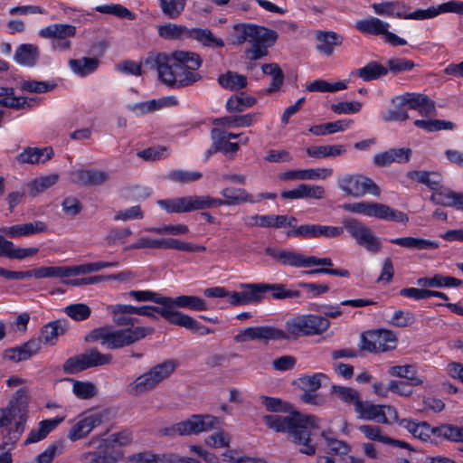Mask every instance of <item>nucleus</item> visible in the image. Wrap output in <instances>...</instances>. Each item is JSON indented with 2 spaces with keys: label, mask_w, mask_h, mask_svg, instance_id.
I'll use <instances>...</instances> for the list:
<instances>
[{
  "label": "nucleus",
  "mask_w": 463,
  "mask_h": 463,
  "mask_svg": "<svg viewBox=\"0 0 463 463\" xmlns=\"http://www.w3.org/2000/svg\"><path fill=\"white\" fill-rule=\"evenodd\" d=\"M146 63H152L160 80L170 87L190 86L202 79L196 72L202 60L195 52L176 51L171 55L159 53L152 60L147 59Z\"/></svg>",
  "instance_id": "obj_1"
},
{
  "label": "nucleus",
  "mask_w": 463,
  "mask_h": 463,
  "mask_svg": "<svg viewBox=\"0 0 463 463\" xmlns=\"http://www.w3.org/2000/svg\"><path fill=\"white\" fill-rule=\"evenodd\" d=\"M263 420L277 432H288L289 439L301 446V453L308 456L316 453V446L310 438L312 430L319 428V419L316 416L295 411L288 416L266 415Z\"/></svg>",
  "instance_id": "obj_2"
},
{
  "label": "nucleus",
  "mask_w": 463,
  "mask_h": 463,
  "mask_svg": "<svg viewBox=\"0 0 463 463\" xmlns=\"http://www.w3.org/2000/svg\"><path fill=\"white\" fill-rule=\"evenodd\" d=\"M177 364L175 360L169 359L152 366L147 372L137 376L128 384L127 392L135 397L153 391L158 384L171 376Z\"/></svg>",
  "instance_id": "obj_3"
},
{
  "label": "nucleus",
  "mask_w": 463,
  "mask_h": 463,
  "mask_svg": "<svg viewBox=\"0 0 463 463\" xmlns=\"http://www.w3.org/2000/svg\"><path fill=\"white\" fill-rule=\"evenodd\" d=\"M330 326V321L321 316L317 315H298L289 318L285 323L286 338L280 340H288L291 336H311L324 334Z\"/></svg>",
  "instance_id": "obj_4"
},
{
  "label": "nucleus",
  "mask_w": 463,
  "mask_h": 463,
  "mask_svg": "<svg viewBox=\"0 0 463 463\" xmlns=\"http://www.w3.org/2000/svg\"><path fill=\"white\" fill-rule=\"evenodd\" d=\"M158 205L169 213H184L221 206L219 198L209 195H188L159 200Z\"/></svg>",
  "instance_id": "obj_5"
},
{
  "label": "nucleus",
  "mask_w": 463,
  "mask_h": 463,
  "mask_svg": "<svg viewBox=\"0 0 463 463\" xmlns=\"http://www.w3.org/2000/svg\"><path fill=\"white\" fill-rule=\"evenodd\" d=\"M344 209L369 217L407 223L409 217L404 213L392 209L389 205L375 202H358L344 205Z\"/></svg>",
  "instance_id": "obj_6"
},
{
  "label": "nucleus",
  "mask_w": 463,
  "mask_h": 463,
  "mask_svg": "<svg viewBox=\"0 0 463 463\" xmlns=\"http://www.w3.org/2000/svg\"><path fill=\"white\" fill-rule=\"evenodd\" d=\"M113 357L110 354H102L96 348H91L81 354L66 360L63 370L67 373L81 372L90 367L110 364Z\"/></svg>",
  "instance_id": "obj_7"
},
{
  "label": "nucleus",
  "mask_w": 463,
  "mask_h": 463,
  "mask_svg": "<svg viewBox=\"0 0 463 463\" xmlns=\"http://www.w3.org/2000/svg\"><path fill=\"white\" fill-rule=\"evenodd\" d=\"M338 187L347 195L362 197L367 194H381V189L371 178L362 175H345L337 180Z\"/></svg>",
  "instance_id": "obj_8"
},
{
  "label": "nucleus",
  "mask_w": 463,
  "mask_h": 463,
  "mask_svg": "<svg viewBox=\"0 0 463 463\" xmlns=\"http://www.w3.org/2000/svg\"><path fill=\"white\" fill-rule=\"evenodd\" d=\"M249 36H250L252 46L247 50L246 53L250 60L256 61L268 55V49L276 43L278 33L267 27L253 24Z\"/></svg>",
  "instance_id": "obj_9"
},
{
  "label": "nucleus",
  "mask_w": 463,
  "mask_h": 463,
  "mask_svg": "<svg viewBox=\"0 0 463 463\" xmlns=\"http://www.w3.org/2000/svg\"><path fill=\"white\" fill-rule=\"evenodd\" d=\"M397 341L392 331L378 329L362 335L361 348L370 353H384L395 349Z\"/></svg>",
  "instance_id": "obj_10"
},
{
  "label": "nucleus",
  "mask_w": 463,
  "mask_h": 463,
  "mask_svg": "<svg viewBox=\"0 0 463 463\" xmlns=\"http://www.w3.org/2000/svg\"><path fill=\"white\" fill-rule=\"evenodd\" d=\"M287 335L283 329L271 326H250L241 330L234 335L233 340L236 343H246L248 341L260 340L265 344L269 341H278L280 338H286Z\"/></svg>",
  "instance_id": "obj_11"
},
{
  "label": "nucleus",
  "mask_w": 463,
  "mask_h": 463,
  "mask_svg": "<svg viewBox=\"0 0 463 463\" xmlns=\"http://www.w3.org/2000/svg\"><path fill=\"white\" fill-rule=\"evenodd\" d=\"M153 328L145 326L129 327L111 331L109 349L128 346L153 333Z\"/></svg>",
  "instance_id": "obj_12"
},
{
  "label": "nucleus",
  "mask_w": 463,
  "mask_h": 463,
  "mask_svg": "<svg viewBox=\"0 0 463 463\" xmlns=\"http://www.w3.org/2000/svg\"><path fill=\"white\" fill-rule=\"evenodd\" d=\"M372 8L377 14L394 16L403 19L423 20L422 9L409 12L410 7L403 2H383L373 4Z\"/></svg>",
  "instance_id": "obj_13"
},
{
  "label": "nucleus",
  "mask_w": 463,
  "mask_h": 463,
  "mask_svg": "<svg viewBox=\"0 0 463 463\" xmlns=\"http://www.w3.org/2000/svg\"><path fill=\"white\" fill-rule=\"evenodd\" d=\"M183 433L185 436L198 435L202 432H208L216 429L220 424V420L211 414H193L183 420Z\"/></svg>",
  "instance_id": "obj_14"
},
{
  "label": "nucleus",
  "mask_w": 463,
  "mask_h": 463,
  "mask_svg": "<svg viewBox=\"0 0 463 463\" xmlns=\"http://www.w3.org/2000/svg\"><path fill=\"white\" fill-rule=\"evenodd\" d=\"M265 253L281 265L292 268H308L309 255H305L297 250L267 247Z\"/></svg>",
  "instance_id": "obj_15"
},
{
  "label": "nucleus",
  "mask_w": 463,
  "mask_h": 463,
  "mask_svg": "<svg viewBox=\"0 0 463 463\" xmlns=\"http://www.w3.org/2000/svg\"><path fill=\"white\" fill-rule=\"evenodd\" d=\"M28 398L29 392L26 388L16 391L10 402V406L0 411V428L10 424L17 412H25Z\"/></svg>",
  "instance_id": "obj_16"
},
{
  "label": "nucleus",
  "mask_w": 463,
  "mask_h": 463,
  "mask_svg": "<svg viewBox=\"0 0 463 463\" xmlns=\"http://www.w3.org/2000/svg\"><path fill=\"white\" fill-rule=\"evenodd\" d=\"M102 420L103 415L100 412L85 415L70 429L69 439L76 441L85 438L94 428L101 424Z\"/></svg>",
  "instance_id": "obj_17"
},
{
  "label": "nucleus",
  "mask_w": 463,
  "mask_h": 463,
  "mask_svg": "<svg viewBox=\"0 0 463 463\" xmlns=\"http://www.w3.org/2000/svg\"><path fill=\"white\" fill-rule=\"evenodd\" d=\"M165 303H166L165 306L168 311L172 312L175 317H178L177 315H184L177 311L175 307H186L196 311L206 310L208 308L205 300L196 296L182 295L175 298L166 297Z\"/></svg>",
  "instance_id": "obj_18"
},
{
  "label": "nucleus",
  "mask_w": 463,
  "mask_h": 463,
  "mask_svg": "<svg viewBox=\"0 0 463 463\" xmlns=\"http://www.w3.org/2000/svg\"><path fill=\"white\" fill-rule=\"evenodd\" d=\"M41 342L40 338L30 339L20 346L6 349L4 357L14 363L28 360L40 351Z\"/></svg>",
  "instance_id": "obj_19"
},
{
  "label": "nucleus",
  "mask_w": 463,
  "mask_h": 463,
  "mask_svg": "<svg viewBox=\"0 0 463 463\" xmlns=\"http://www.w3.org/2000/svg\"><path fill=\"white\" fill-rule=\"evenodd\" d=\"M402 99L404 104H408L410 109L419 111L421 116H433L436 113L434 101L424 94L406 93Z\"/></svg>",
  "instance_id": "obj_20"
},
{
  "label": "nucleus",
  "mask_w": 463,
  "mask_h": 463,
  "mask_svg": "<svg viewBox=\"0 0 463 463\" xmlns=\"http://www.w3.org/2000/svg\"><path fill=\"white\" fill-rule=\"evenodd\" d=\"M48 229L45 222L42 221H34L28 223H21L10 227L0 229V232L10 238H19L33 234L42 233Z\"/></svg>",
  "instance_id": "obj_21"
},
{
  "label": "nucleus",
  "mask_w": 463,
  "mask_h": 463,
  "mask_svg": "<svg viewBox=\"0 0 463 463\" xmlns=\"http://www.w3.org/2000/svg\"><path fill=\"white\" fill-rule=\"evenodd\" d=\"M411 149L406 147L392 148L379 153L373 156V163L377 166H386L392 163H406L410 161Z\"/></svg>",
  "instance_id": "obj_22"
},
{
  "label": "nucleus",
  "mask_w": 463,
  "mask_h": 463,
  "mask_svg": "<svg viewBox=\"0 0 463 463\" xmlns=\"http://www.w3.org/2000/svg\"><path fill=\"white\" fill-rule=\"evenodd\" d=\"M53 149L51 146L43 148L27 146L16 156L21 164H43L53 156Z\"/></svg>",
  "instance_id": "obj_23"
},
{
  "label": "nucleus",
  "mask_w": 463,
  "mask_h": 463,
  "mask_svg": "<svg viewBox=\"0 0 463 463\" xmlns=\"http://www.w3.org/2000/svg\"><path fill=\"white\" fill-rule=\"evenodd\" d=\"M346 152V146L342 144L311 146L306 149L308 156L316 159L335 158Z\"/></svg>",
  "instance_id": "obj_24"
},
{
  "label": "nucleus",
  "mask_w": 463,
  "mask_h": 463,
  "mask_svg": "<svg viewBox=\"0 0 463 463\" xmlns=\"http://www.w3.org/2000/svg\"><path fill=\"white\" fill-rule=\"evenodd\" d=\"M107 309L112 315V321L118 326H133L137 321L132 317L134 306L117 304L108 306Z\"/></svg>",
  "instance_id": "obj_25"
},
{
  "label": "nucleus",
  "mask_w": 463,
  "mask_h": 463,
  "mask_svg": "<svg viewBox=\"0 0 463 463\" xmlns=\"http://www.w3.org/2000/svg\"><path fill=\"white\" fill-rule=\"evenodd\" d=\"M73 181L82 185H101L109 180V174L98 170H77L73 174Z\"/></svg>",
  "instance_id": "obj_26"
},
{
  "label": "nucleus",
  "mask_w": 463,
  "mask_h": 463,
  "mask_svg": "<svg viewBox=\"0 0 463 463\" xmlns=\"http://www.w3.org/2000/svg\"><path fill=\"white\" fill-rule=\"evenodd\" d=\"M76 33V28L71 24H55L43 28L39 35L45 39L66 40L73 37Z\"/></svg>",
  "instance_id": "obj_27"
},
{
  "label": "nucleus",
  "mask_w": 463,
  "mask_h": 463,
  "mask_svg": "<svg viewBox=\"0 0 463 463\" xmlns=\"http://www.w3.org/2000/svg\"><path fill=\"white\" fill-rule=\"evenodd\" d=\"M0 250L2 256H5L8 259L23 260L27 257L34 256L39 250L38 248L35 247H15L11 241H7L6 239L3 238V241L0 245Z\"/></svg>",
  "instance_id": "obj_28"
},
{
  "label": "nucleus",
  "mask_w": 463,
  "mask_h": 463,
  "mask_svg": "<svg viewBox=\"0 0 463 463\" xmlns=\"http://www.w3.org/2000/svg\"><path fill=\"white\" fill-rule=\"evenodd\" d=\"M319 43L317 46L318 52L330 56L334 52V46L341 45L343 37L335 32L318 31L316 34Z\"/></svg>",
  "instance_id": "obj_29"
},
{
  "label": "nucleus",
  "mask_w": 463,
  "mask_h": 463,
  "mask_svg": "<svg viewBox=\"0 0 463 463\" xmlns=\"http://www.w3.org/2000/svg\"><path fill=\"white\" fill-rule=\"evenodd\" d=\"M0 106L8 109H22L30 108L31 103L24 97H15L14 88L0 87Z\"/></svg>",
  "instance_id": "obj_30"
},
{
  "label": "nucleus",
  "mask_w": 463,
  "mask_h": 463,
  "mask_svg": "<svg viewBox=\"0 0 463 463\" xmlns=\"http://www.w3.org/2000/svg\"><path fill=\"white\" fill-rule=\"evenodd\" d=\"M63 418L44 420L39 422L36 429H33L25 440V444L38 442L47 437L61 421Z\"/></svg>",
  "instance_id": "obj_31"
},
{
  "label": "nucleus",
  "mask_w": 463,
  "mask_h": 463,
  "mask_svg": "<svg viewBox=\"0 0 463 463\" xmlns=\"http://www.w3.org/2000/svg\"><path fill=\"white\" fill-rule=\"evenodd\" d=\"M224 200L220 199L221 205H236L242 203H253V196L244 189L227 187L221 191Z\"/></svg>",
  "instance_id": "obj_32"
},
{
  "label": "nucleus",
  "mask_w": 463,
  "mask_h": 463,
  "mask_svg": "<svg viewBox=\"0 0 463 463\" xmlns=\"http://www.w3.org/2000/svg\"><path fill=\"white\" fill-rule=\"evenodd\" d=\"M40 57L39 48L30 43L21 44L15 51V61L25 66H34Z\"/></svg>",
  "instance_id": "obj_33"
},
{
  "label": "nucleus",
  "mask_w": 463,
  "mask_h": 463,
  "mask_svg": "<svg viewBox=\"0 0 463 463\" xmlns=\"http://www.w3.org/2000/svg\"><path fill=\"white\" fill-rule=\"evenodd\" d=\"M382 411L383 405L373 404L368 402H361V403H358V407L355 411L359 414L361 419L381 423L386 421L384 413H383Z\"/></svg>",
  "instance_id": "obj_34"
},
{
  "label": "nucleus",
  "mask_w": 463,
  "mask_h": 463,
  "mask_svg": "<svg viewBox=\"0 0 463 463\" xmlns=\"http://www.w3.org/2000/svg\"><path fill=\"white\" fill-rule=\"evenodd\" d=\"M355 28L363 33L384 35L389 28V24L383 22L379 18L371 17L357 21Z\"/></svg>",
  "instance_id": "obj_35"
},
{
  "label": "nucleus",
  "mask_w": 463,
  "mask_h": 463,
  "mask_svg": "<svg viewBox=\"0 0 463 463\" xmlns=\"http://www.w3.org/2000/svg\"><path fill=\"white\" fill-rule=\"evenodd\" d=\"M353 123L351 119H340L334 122H327L320 125H314L309 128V132L315 136H325L345 131Z\"/></svg>",
  "instance_id": "obj_36"
},
{
  "label": "nucleus",
  "mask_w": 463,
  "mask_h": 463,
  "mask_svg": "<svg viewBox=\"0 0 463 463\" xmlns=\"http://www.w3.org/2000/svg\"><path fill=\"white\" fill-rule=\"evenodd\" d=\"M390 241L401 247L414 250L437 249L439 246L438 241L414 237L392 239Z\"/></svg>",
  "instance_id": "obj_37"
},
{
  "label": "nucleus",
  "mask_w": 463,
  "mask_h": 463,
  "mask_svg": "<svg viewBox=\"0 0 463 463\" xmlns=\"http://www.w3.org/2000/svg\"><path fill=\"white\" fill-rule=\"evenodd\" d=\"M241 288L244 305L259 303L264 297V283H242Z\"/></svg>",
  "instance_id": "obj_38"
},
{
  "label": "nucleus",
  "mask_w": 463,
  "mask_h": 463,
  "mask_svg": "<svg viewBox=\"0 0 463 463\" xmlns=\"http://www.w3.org/2000/svg\"><path fill=\"white\" fill-rule=\"evenodd\" d=\"M188 38L196 40L207 47H223L224 42L217 38L209 29L193 28L188 32Z\"/></svg>",
  "instance_id": "obj_39"
},
{
  "label": "nucleus",
  "mask_w": 463,
  "mask_h": 463,
  "mask_svg": "<svg viewBox=\"0 0 463 463\" xmlns=\"http://www.w3.org/2000/svg\"><path fill=\"white\" fill-rule=\"evenodd\" d=\"M388 69L377 61H370L355 71V75L364 81H371L385 76Z\"/></svg>",
  "instance_id": "obj_40"
},
{
  "label": "nucleus",
  "mask_w": 463,
  "mask_h": 463,
  "mask_svg": "<svg viewBox=\"0 0 463 463\" xmlns=\"http://www.w3.org/2000/svg\"><path fill=\"white\" fill-rule=\"evenodd\" d=\"M218 83L224 89L237 90L247 86V77L238 72L228 71L218 77Z\"/></svg>",
  "instance_id": "obj_41"
},
{
  "label": "nucleus",
  "mask_w": 463,
  "mask_h": 463,
  "mask_svg": "<svg viewBox=\"0 0 463 463\" xmlns=\"http://www.w3.org/2000/svg\"><path fill=\"white\" fill-rule=\"evenodd\" d=\"M261 113L255 112V113H249L245 115L241 116H230V117H223L220 118H216L214 120L215 125H223V126H236V127H250L254 122L258 120V118L260 117Z\"/></svg>",
  "instance_id": "obj_42"
},
{
  "label": "nucleus",
  "mask_w": 463,
  "mask_h": 463,
  "mask_svg": "<svg viewBox=\"0 0 463 463\" xmlns=\"http://www.w3.org/2000/svg\"><path fill=\"white\" fill-rule=\"evenodd\" d=\"M99 59L92 57H82L80 59L70 60L69 65L73 72L84 77L95 71L99 66Z\"/></svg>",
  "instance_id": "obj_43"
},
{
  "label": "nucleus",
  "mask_w": 463,
  "mask_h": 463,
  "mask_svg": "<svg viewBox=\"0 0 463 463\" xmlns=\"http://www.w3.org/2000/svg\"><path fill=\"white\" fill-rule=\"evenodd\" d=\"M410 179L420 184H426L431 190H438L440 187L441 175L438 173L426 171H411L407 174Z\"/></svg>",
  "instance_id": "obj_44"
},
{
  "label": "nucleus",
  "mask_w": 463,
  "mask_h": 463,
  "mask_svg": "<svg viewBox=\"0 0 463 463\" xmlns=\"http://www.w3.org/2000/svg\"><path fill=\"white\" fill-rule=\"evenodd\" d=\"M177 250L183 251L200 252L205 251L206 248L203 245H193L174 238H162L159 239V250Z\"/></svg>",
  "instance_id": "obj_45"
},
{
  "label": "nucleus",
  "mask_w": 463,
  "mask_h": 463,
  "mask_svg": "<svg viewBox=\"0 0 463 463\" xmlns=\"http://www.w3.org/2000/svg\"><path fill=\"white\" fill-rule=\"evenodd\" d=\"M66 332L65 324L60 320L51 322L44 326L42 330V337L47 345H54L59 335H64Z\"/></svg>",
  "instance_id": "obj_46"
},
{
  "label": "nucleus",
  "mask_w": 463,
  "mask_h": 463,
  "mask_svg": "<svg viewBox=\"0 0 463 463\" xmlns=\"http://www.w3.org/2000/svg\"><path fill=\"white\" fill-rule=\"evenodd\" d=\"M422 13L424 15L423 20L435 17L441 13L463 14V2L455 0L449 1L439 5L438 8L430 7L428 9L422 10Z\"/></svg>",
  "instance_id": "obj_47"
},
{
  "label": "nucleus",
  "mask_w": 463,
  "mask_h": 463,
  "mask_svg": "<svg viewBox=\"0 0 463 463\" xmlns=\"http://www.w3.org/2000/svg\"><path fill=\"white\" fill-rule=\"evenodd\" d=\"M262 72L269 75L272 78L269 88L267 93H272L279 90L284 82V73L277 63H266L261 66Z\"/></svg>",
  "instance_id": "obj_48"
},
{
  "label": "nucleus",
  "mask_w": 463,
  "mask_h": 463,
  "mask_svg": "<svg viewBox=\"0 0 463 463\" xmlns=\"http://www.w3.org/2000/svg\"><path fill=\"white\" fill-rule=\"evenodd\" d=\"M344 228L359 244L361 241L371 232V229L364 222L354 219L347 218L343 221Z\"/></svg>",
  "instance_id": "obj_49"
},
{
  "label": "nucleus",
  "mask_w": 463,
  "mask_h": 463,
  "mask_svg": "<svg viewBox=\"0 0 463 463\" xmlns=\"http://www.w3.org/2000/svg\"><path fill=\"white\" fill-rule=\"evenodd\" d=\"M213 141L217 146L219 152L223 154L235 153L239 150V143L231 142V140L224 136V131L213 128L211 132Z\"/></svg>",
  "instance_id": "obj_50"
},
{
  "label": "nucleus",
  "mask_w": 463,
  "mask_h": 463,
  "mask_svg": "<svg viewBox=\"0 0 463 463\" xmlns=\"http://www.w3.org/2000/svg\"><path fill=\"white\" fill-rule=\"evenodd\" d=\"M178 317H175L174 325L183 326L186 329H189L194 333H199L200 335H208L213 333V330L201 325L197 322L194 317L188 315H177Z\"/></svg>",
  "instance_id": "obj_51"
},
{
  "label": "nucleus",
  "mask_w": 463,
  "mask_h": 463,
  "mask_svg": "<svg viewBox=\"0 0 463 463\" xmlns=\"http://www.w3.org/2000/svg\"><path fill=\"white\" fill-rule=\"evenodd\" d=\"M203 177V174L199 171H188L176 169L171 171L167 175L166 179L177 183L180 184H186L193 182H196Z\"/></svg>",
  "instance_id": "obj_52"
},
{
  "label": "nucleus",
  "mask_w": 463,
  "mask_h": 463,
  "mask_svg": "<svg viewBox=\"0 0 463 463\" xmlns=\"http://www.w3.org/2000/svg\"><path fill=\"white\" fill-rule=\"evenodd\" d=\"M434 435L442 437L452 442H463V428L451 424H443L435 427Z\"/></svg>",
  "instance_id": "obj_53"
},
{
  "label": "nucleus",
  "mask_w": 463,
  "mask_h": 463,
  "mask_svg": "<svg viewBox=\"0 0 463 463\" xmlns=\"http://www.w3.org/2000/svg\"><path fill=\"white\" fill-rule=\"evenodd\" d=\"M134 314L156 318L155 313L160 314L169 323L173 324L175 320L174 314L168 311L166 306L154 307L143 306L140 307H134Z\"/></svg>",
  "instance_id": "obj_54"
},
{
  "label": "nucleus",
  "mask_w": 463,
  "mask_h": 463,
  "mask_svg": "<svg viewBox=\"0 0 463 463\" xmlns=\"http://www.w3.org/2000/svg\"><path fill=\"white\" fill-rule=\"evenodd\" d=\"M72 276L71 267H41L34 269V278H67Z\"/></svg>",
  "instance_id": "obj_55"
},
{
  "label": "nucleus",
  "mask_w": 463,
  "mask_h": 463,
  "mask_svg": "<svg viewBox=\"0 0 463 463\" xmlns=\"http://www.w3.org/2000/svg\"><path fill=\"white\" fill-rule=\"evenodd\" d=\"M256 103V99L251 96H245L243 93L231 97L226 102V109L230 112H241Z\"/></svg>",
  "instance_id": "obj_56"
},
{
  "label": "nucleus",
  "mask_w": 463,
  "mask_h": 463,
  "mask_svg": "<svg viewBox=\"0 0 463 463\" xmlns=\"http://www.w3.org/2000/svg\"><path fill=\"white\" fill-rule=\"evenodd\" d=\"M187 0H158L164 14L171 19L177 18L184 10Z\"/></svg>",
  "instance_id": "obj_57"
},
{
  "label": "nucleus",
  "mask_w": 463,
  "mask_h": 463,
  "mask_svg": "<svg viewBox=\"0 0 463 463\" xmlns=\"http://www.w3.org/2000/svg\"><path fill=\"white\" fill-rule=\"evenodd\" d=\"M332 392L343 402L354 404L355 410L358 407V403L362 402L358 392L350 387L333 385Z\"/></svg>",
  "instance_id": "obj_58"
},
{
  "label": "nucleus",
  "mask_w": 463,
  "mask_h": 463,
  "mask_svg": "<svg viewBox=\"0 0 463 463\" xmlns=\"http://www.w3.org/2000/svg\"><path fill=\"white\" fill-rule=\"evenodd\" d=\"M118 265V261H97L91 263H86L79 266L71 267V274L72 276H77L80 274H87L98 271L99 269L109 268V267H117Z\"/></svg>",
  "instance_id": "obj_59"
},
{
  "label": "nucleus",
  "mask_w": 463,
  "mask_h": 463,
  "mask_svg": "<svg viewBox=\"0 0 463 463\" xmlns=\"http://www.w3.org/2000/svg\"><path fill=\"white\" fill-rule=\"evenodd\" d=\"M64 313L74 321H83L90 317L91 309L87 304L75 303L67 306Z\"/></svg>",
  "instance_id": "obj_60"
},
{
  "label": "nucleus",
  "mask_w": 463,
  "mask_h": 463,
  "mask_svg": "<svg viewBox=\"0 0 463 463\" xmlns=\"http://www.w3.org/2000/svg\"><path fill=\"white\" fill-rule=\"evenodd\" d=\"M111 331L112 329L110 326H101L95 328L85 336V341L93 343L99 340L102 345L109 349Z\"/></svg>",
  "instance_id": "obj_61"
},
{
  "label": "nucleus",
  "mask_w": 463,
  "mask_h": 463,
  "mask_svg": "<svg viewBox=\"0 0 463 463\" xmlns=\"http://www.w3.org/2000/svg\"><path fill=\"white\" fill-rule=\"evenodd\" d=\"M190 29H187L182 25L176 24H166L160 26L158 33L159 35L165 39H179V38H188V32Z\"/></svg>",
  "instance_id": "obj_62"
},
{
  "label": "nucleus",
  "mask_w": 463,
  "mask_h": 463,
  "mask_svg": "<svg viewBox=\"0 0 463 463\" xmlns=\"http://www.w3.org/2000/svg\"><path fill=\"white\" fill-rule=\"evenodd\" d=\"M58 175H50L34 179L30 184V194L32 196L37 195L51 187L58 181Z\"/></svg>",
  "instance_id": "obj_63"
},
{
  "label": "nucleus",
  "mask_w": 463,
  "mask_h": 463,
  "mask_svg": "<svg viewBox=\"0 0 463 463\" xmlns=\"http://www.w3.org/2000/svg\"><path fill=\"white\" fill-rule=\"evenodd\" d=\"M73 383V393L80 399H90L97 393V387L90 382L71 380Z\"/></svg>",
  "instance_id": "obj_64"
}]
</instances>
